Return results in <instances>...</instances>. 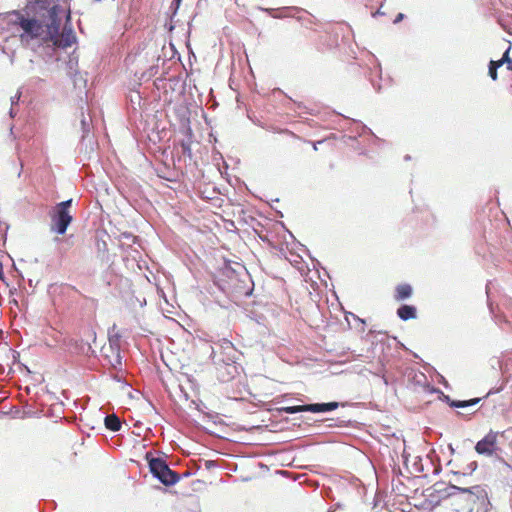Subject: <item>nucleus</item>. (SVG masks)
<instances>
[{"label": "nucleus", "instance_id": "obj_1", "mask_svg": "<svg viewBox=\"0 0 512 512\" xmlns=\"http://www.w3.org/2000/svg\"><path fill=\"white\" fill-rule=\"evenodd\" d=\"M35 16L26 18L21 12L13 11V23L20 26L22 43L39 39L44 43H52L55 47L67 48L72 46L76 38L72 28L64 26L61 34L62 17L66 14V7L59 0H35Z\"/></svg>", "mask_w": 512, "mask_h": 512}, {"label": "nucleus", "instance_id": "obj_2", "mask_svg": "<svg viewBox=\"0 0 512 512\" xmlns=\"http://www.w3.org/2000/svg\"><path fill=\"white\" fill-rule=\"evenodd\" d=\"M72 199L60 202L49 212L51 218V229L57 234L63 235L66 233L68 226L73 220L70 213Z\"/></svg>", "mask_w": 512, "mask_h": 512}, {"label": "nucleus", "instance_id": "obj_3", "mask_svg": "<svg viewBox=\"0 0 512 512\" xmlns=\"http://www.w3.org/2000/svg\"><path fill=\"white\" fill-rule=\"evenodd\" d=\"M510 438L512 436V428L502 432L490 431L483 439L478 441L475 445V451L480 455L493 456L501 448L498 445V437Z\"/></svg>", "mask_w": 512, "mask_h": 512}, {"label": "nucleus", "instance_id": "obj_4", "mask_svg": "<svg viewBox=\"0 0 512 512\" xmlns=\"http://www.w3.org/2000/svg\"><path fill=\"white\" fill-rule=\"evenodd\" d=\"M146 459L151 473L164 485H174L178 482L179 475L172 471L163 459L150 457L149 453L146 454Z\"/></svg>", "mask_w": 512, "mask_h": 512}, {"label": "nucleus", "instance_id": "obj_5", "mask_svg": "<svg viewBox=\"0 0 512 512\" xmlns=\"http://www.w3.org/2000/svg\"><path fill=\"white\" fill-rule=\"evenodd\" d=\"M339 406L338 402H329V403H314V404H306V405H298V406H285L279 408L280 412H284L287 414H294L298 412H312V413H321L327 411H333L337 409Z\"/></svg>", "mask_w": 512, "mask_h": 512}, {"label": "nucleus", "instance_id": "obj_6", "mask_svg": "<svg viewBox=\"0 0 512 512\" xmlns=\"http://www.w3.org/2000/svg\"><path fill=\"white\" fill-rule=\"evenodd\" d=\"M455 489H458L462 492L469 493L470 500L473 501L478 505V507H481L483 509H486L489 505V499L488 494L485 488L482 486H473L471 488H458L454 487Z\"/></svg>", "mask_w": 512, "mask_h": 512}, {"label": "nucleus", "instance_id": "obj_7", "mask_svg": "<svg viewBox=\"0 0 512 512\" xmlns=\"http://www.w3.org/2000/svg\"><path fill=\"white\" fill-rule=\"evenodd\" d=\"M222 276L226 277L227 279H221V281L223 282L222 284V289L223 290H226L228 292H240L241 290V280L239 279L238 277V274L230 269V268H225L223 271H222Z\"/></svg>", "mask_w": 512, "mask_h": 512}, {"label": "nucleus", "instance_id": "obj_8", "mask_svg": "<svg viewBox=\"0 0 512 512\" xmlns=\"http://www.w3.org/2000/svg\"><path fill=\"white\" fill-rule=\"evenodd\" d=\"M221 354L224 356L220 359L222 362L229 364L230 362H235L236 359V349L233 343L229 340H223L221 345Z\"/></svg>", "mask_w": 512, "mask_h": 512}, {"label": "nucleus", "instance_id": "obj_9", "mask_svg": "<svg viewBox=\"0 0 512 512\" xmlns=\"http://www.w3.org/2000/svg\"><path fill=\"white\" fill-rule=\"evenodd\" d=\"M413 294V288L410 284L402 283L395 287L394 299L398 302L410 298Z\"/></svg>", "mask_w": 512, "mask_h": 512}, {"label": "nucleus", "instance_id": "obj_10", "mask_svg": "<svg viewBox=\"0 0 512 512\" xmlns=\"http://www.w3.org/2000/svg\"><path fill=\"white\" fill-rule=\"evenodd\" d=\"M397 315L403 321L416 318V308L411 305H402L397 309Z\"/></svg>", "mask_w": 512, "mask_h": 512}, {"label": "nucleus", "instance_id": "obj_11", "mask_svg": "<svg viewBox=\"0 0 512 512\" xmlns=\"http://www.w3.org/2000/svg\"><path fill=\"white\" fill-rule=\"evenodd\" d=\"M104 423L106 428L113 432L119 431L121 429V422L119 418L114 414L107 415L104 419Z\"/></svg>", "mask_w": 512, "mask_h": 512}, {"label": "nucleus", "instance_id": "obj_12", "mask_svg": "<svg viewBox=\"0 0 512 512\" xmlns=\"http://www.w3.org/2000/svg\"><path fill=\"white\" fill-rule=\"evenodd\" d=\"M479 400H480L479 398H475L470 401H458V402H454L453 405L455 407H466V406L474 405V404L478 403Z\"/></svg>", "mask_w": 512, "mask_h": 512}, {"label": "nucleus", "instance_id": "obj_13", "mask_svg": "<svg viewBox=\"0 0 512 512\" xmlns=\"http://www.w3.org/2000/svg\"><path fill=\"white\" fill-rule=\"evenodd\" d=\"M509 51H510V48H508L505 53L503 54L501 60L503 63H507L508 64V67L509 66H512V60L510 59L509 57Z\"/></svg>", "mask_w": 512, "mask_h": 512}, {"label": "nucleus", "instance_id": "obj_14", "mask_svg": "<svg viewBox=\"0 0 512 512\" xmlns=\"http://www.w3.org/2000/svg\"><path fill=\"white\" fill-rule=\"evenodd\" d=\"M489 76L493 79V80H496L497 79V69H495V67H492L489 65Z\"/></svg>", "mask_w": 512, "mask_h": 512}, {"label": "nucleus", "instance_id": "obj_15", "mask_svg": "<svg viewBox=\"0 0 512 512\" xmlns=\"http://www.w3.org/2000/svg\"><path fill=\"white\" fill-rule=\"evenodd\" d=\"M504 63L502 62L501 59L497 60V61H490L489 65L492 66V67H495V69H498L499 67H501Z\"/></svg>", "mask_w": 512, "mask_h": 512}, {"label": "nucleus", "instance_id": "obj_16", "mask_svg": "<svg viewBox=\"0 0 512 512\" xmlns=\"http://www.w3.org/2000/svg\"><path fill=\"white\" fill-rule=\"evenodd\" d=\"M449 504H450V498H445L441 502H439L436 507H441V506L447 507Z\"/></svg>", "mask_w": 512, "mask_h": 512}, {"label": "nucleus", "instance_id": "obj_17", "mask_svg": "<svg viewBox=\"0 0 512 512\" xmlns=\"http://www.w3.org/2000/svg\"><path fill=\"white\" fill-rule=\"evenodd\" d=\"M403 18H404V14L399 13V14L396 16V18H395V20H394V23H398V22H400Z\"/></svg>", "mask_w": 512, "mask_h": 512}, {"label": "nucleus", "instance_id": "obj_18", "mask_svg": "<svg viewBox=\"0 0 512 512\" xmlns=\"http://www.w3.org/2000/svg\"><path fill=\"white\" fill-rule=\"evenodd\" d=\"M182 148H183V152L186 153H190V146L188 144H182Z\"/></svg>", "mask_w": 512, "mask_h": 512}, {"label": "nucleus", "instance_id": "obj_19", "mask_svg": "<svg viewBox=\"0 0 512 512\" xmlns=\"http://www.w3.org/2000/svg\"><path fill=\"white\" fill-rule=\"evenodd\" d=\"M235 3H236L238 6H245V5H246L245 0H235Z\"/></svg>", "mask_w": 512, "mask_h": 512}, {"label": "nucleus", "instance_id": "obj_20", "mask_svg": "<svg viewBox=\"0 0 512 512\" xmlns=\"http://www.w3.org/2000/svg\"><path fill=\"white\" fill-rule=\"evenodd\" d=\"M4 277V273H3V266L2 264L0 263V279H3Z\"/></svg>", "mask_w": 512, "mask_h": 512}, {"label": "nucleus", "instance_id": "obj_21", "mask_svg": "<svg viewBox=\"0 0 512 512\" xmlns=\"http://www.w3.org/2000/svg\"><path fill=\"white\" fill-rule=\"evenodd\" d=\"M321 143H322V141H318V142L313 143V149L317 150L318 149L317 148V144H321Z\"/></svg>", "mask_w": 512, "mask_h": 512}, {"label": "nucleus", "instance_id": "obj_22", "mask_svg": "<svg viewBox=\"0 0 512 512\" xmlns=\"http://www.w3.org/2000/svg\"><path fill=\"white\" fill-rule=\"evenodd\" d=\"M67 287L75 292H78L77 288L75 286H72V285H67Z\"/></svg>", "mask_w": 512, "mask_h": 512}]
</instances>
